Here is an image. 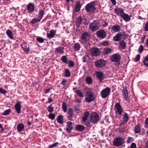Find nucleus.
<instances>
[{
  "label": "nucleus",
  "mask_w": 148,
  "mask_h": 148,
  "mask_svg": "<svg viewBox=\"0 0 148 148\" xmlns=\"http://www.w3.org/2000/svg\"><path fill=\"white\" fill-rule=\"evenodd\" d=\"M99 116L98 113L95 112H91L89 117L90 124V123L93 124L97 123L99 120Z\"/></svg>",
  "instance_id": "1"
},
{
  "label": "nucleus",
  "mask_w": 148,
  "mask_h": 148,
  "mask_svg": "<svg viewBox=\"0 0 148 148\" xmlns=\"http://www.w3.org/2000/svg\"><path fill=\"white\" fill-rule=\"evenodd\" d=\"M96 5V2L95 1H91L85 6V10L87 12L89 13H93L96 9L95 7Z\"/></svg>",
  "instance_id": "2"
},
{
  "label": "nucleus",
  "mask_w": 148,
  "mask_h": 148,
  "mask_svg": "<svg viewBox=\"0 0 148 148\" xmlns=\"http://www.w3.org/2000/svg\"><path fill=\"white\" fill-rule=\"evenodd\" d=\"M85 96L86 97L84 100L86 103H90L95 99L94 94L90 91H87Z\"/></svg>",
  "instance_id": "3"
},
{
  "label": "nucleus",
  "mask_w": 148,
  "mask_h": 148,
  "mask_svg": "<svg viewBox=\"0 0 148 148\" xmlns=\"http://www.w3.org/2000/svg\"><path fill=\"white\" fill-rule=\"evenodd\" d=\"M124 138L122 137H119L115 138L113 142V145L114 146L119 147L121 146L124 143Z\"/></svg>",
  "instance_id": "4"
},
{
  "label": "nucleus",
  "mask_w": 148,
  "mask_h": 148,
  "mask_svg": "<svg viewBox=\"0 0 148 148\" xmlns=\"http://www.w3.org/2000/svg\"><path fill=\"white\" fill-rule=\"evenodd\" d=\"M100 23L97 21L94 20L90 25L89 29L94 32L97 30L99 28Z\"/></svg>",
  "instance_id": "5"
},
{
  "label": "nucleus",
  "mask_w": 148,
  "mask_h": 148,
  "mask_svg": "<svg viewBox=\"0 0 148 148\" xmlns=\"http://www.w3.org/2000/svg\"><path fill=\"white\" fill-rule=\"evenodd\" d=\"M89 112L88 111H85L84 112L83 117L82 118V121L84 123V125L87 127H89L90 124H89V120H87L88 118L90 116Z\"/></svg>",
  "instance_id": "6"
},
{
  "label": "nucleus",
  "mask_w": 148,
  "mask_h": 148,
  "mask_svg": "<svg viewBox=\"0 0 148 148\" xmlns=\"http://www.w3.org/2000/svg\"><path fill=\"white\" fill-rule=\"evenodd\" d=\"M95 66L98 68L104 67L106 66V62L104 60L100 59L97 60L94 62Z\"/></svg>",
  "instance_id": "7"
},
{
  "label": "nucleus",
  "mask_w": 148,
  "mask_h": 148,
  "mask_svg": "<svg viewBox=\"0 0 148 148\" xmlns=\"http://www.w3.org/2000/svg\"><path fill=\"white\" fill-rule=\"evenodd\" d=\"M121 58L120 55L117 53L114 54L110 57V60L111 61L116 63L118 66H119L120 64Z\"/></svg>",
  "instance_id": "8"
},
{
  "label": "nucleus",
  "mask_w": 148,
  "mask_h": 148,
  "mask_svg": "<svg viewBox=\"0 0 148 148\" xmlns=\"http://www.w3.org/2000/svg\"><path fill=\"white\" fill-rule=\"evenodd\" d=\"M126 38V34H124V32H119L113 38V40L115 41H119L123 39Z\"/></svg>",
  "instance_id": "9"
},
{
  "label": "nucleus",
  "mask_w": 148,
  "mask_h": 148,
  "mask_svg": "<svg viewBox=\"0 0 148 148\" xmlns=\"http://www.w3.org/2000/svg\"><path fill=\"white\" fill-rule=\"evenodd\" d=\"M111 89L109 87H106L103 89L101 92L100 94L101 97L103 99L106 98L110 93Z\"/></svg>",
  "instance_id": "10"
},
{
  "label": "nucleus",
  "mask_w": 148,
  "mask_h": 148,
  "mask_svg": "<svg viewBox=\"0 0 148 148\" xmlns=\"http://www.w3.org/2000/svg\"><path fill=\"white\" fill-rule=\"evenodd\" d=\"M115 113L116 115H121L123 112V109L119 103H116L114 106Z\"/></svg>",
  "instance_id": "11"
},
{
  "label": "nucleus",
  "mask_w": 148,
  "mask_h": 148,
  "mask_svg": "<svg viewBox=\"0 0 148 148\" xmlns=\"http://www.w3.org/2000/svg\"><path fill=\"white\" fill-rule=\"evenodd\" d=\"M26 8L29 14H32L35 10L34 4L32 3H29L26 6Z\"/></svg>",
  "instance_id": "12"
},
{
  "label": "nucleus",
  "mask_w": 148,
  "mask_h": 148,
  "mask_svg": "<svg viewBox=\"0 0 148 148\" xmlns=\"http://www.w3.org/2000/svg\"><path fill=\"white\" fill-rule=\"evenodd\" d=\"M90 53L92 56L97 57L100 55L101 52L99 49L96 47H94L91 49Z\"/></svg>",
  "instance_id": "13"
},
{
  "label": "nucleus",
  "mask_w": 148,
  "mask_h": 148,
  "mask_svg": "<svg viewBox=\"0 0 148 148\" xmlns=\"http://www.w3.org/2000/svg\"><path fill=\"white\" fill-rule=\"evenodd\" d=\"M96 34L98 38L101 39H103L106 37L107 34L104 29H102L97 31Z\"/></svg>",
  "instance_id": "14"
},
{
  "label": "nucleus",
  "mask_w": 148,
  "mask_h": 148,
  "mask_svg": "<svg viewBox=\"0 0 148 148\" xmlns=\"http://www.w3.org/2000/svg\"><path fill=\"white\" fill-rule=\"evenodd\" d=\"M108 29L110 30L111 33H113L119 32L121 29V28L119 25L116 24L111 27H109Z\"/></svg>",
  "instance_id": "15"
},
{
  "label": "nucleus",
  "mask_w": 148,
  "mask_h": 148,
  "mask_svg": "<svg viewBox=\"0 0 148 148\" xmlns=\"http://www.w3.org/2000/svg\"><path fill=\"white\" fill-rule=\"evenodd\" d=\"M114 11L117 16H119L120 17H121L124 12L123 8L118 7H116L114 9Z\"/></svg>",
  "instance_id": "16"
},
{
  "label": "nucleus",
  "mask_w": 148,
  "mask_h": 148,
  "mask_svg": "<svg viewBox=\"0 0 148 148\" xmlns=\"http://www.w3.org/2000/svg\"><path fill=\"white\" fill-rule=\"evenodd\" d=\"M122 93L123 96V98L125 99V100L128 101L129 100L128 95V91L127 90V88L126 87H123V89L122 91Z\"/></svg>",
  "instance_id": "17"
},
{
  "label": "nucleus",
  "mask_w": 148,
  "mask_h": 148,
  "mask_svg": "<svg viewBox=\"0 0 148 148\" xmlns=\"http://www.w3.org/2000/svg\"><path fill=\"white\" fill-rule=\"evenodd\" d=\"M97 77L100 82L104 79V74L101 72L99 71L96 72Z\"/></svg>",
  "instance_id": "18"
},
{
  "label": "nucleus",
  "mask_w": 148,
  "mask_h": 148,
  "mask_svg": "<svg viewBox=\"0 0 148 148\" xmlns=\"http://www.w3.org/2000/svg\"><path fill=\"white\" fill-rule=\"evenodd\" d=\"M14 108L16 113L19 114L21 113V103L19 102H17L14 105Z\"/></svg>",
  "instance_id": "19"
},
{
  "label": "nucleus",
  "mask_w": 148,
  "mask_h": 148,
  "mask_svg": "<svg viewBox=\"0 0 148 148\" xmlns=\"http://www.w3.org/2000/svg\"><path fill=\"white\" fill-rule=\"evenodd\" d=\"M67 125L66 130V132L68 133L71 132V130L73 129V127L72 126V123L70 121H68L66 123Z\"/></svg>",
  "instance_id": "20"
},
{
  "label": "nucleus",
  "mask_w": 148,
  "mask_h": 148,
  "mask_svg": "<svg viewBox=\"0 0 148 148\" xmlns=\"http://www.w3.org/2000/svg\"><path fill=\"white\" fill-rule=\"evenodd\" d=\"M56 31L55 30H51L50 31L49 33H47V36L48 38L51 39L54 38L56 35Z\"/></svg>",
  "instance_id": "21"
},
{
  "label": "nucleus",
  "mask_w": 148,
  "mask_h": 148,
  "mask_svg": "<svg viewBox=\"0 0 148 148\" xmlns=\"http://www.w3.org/2000/svg\"><path fill=\"white\" fill-rule=\"evenodd\" d=\"M85 128V127L83 125L77 124L75 127V130L77 132H81L84 130Z\"/></svg>",
  "instance_id": "22"
},
{
  "label": "nucleus",
  "mask_w": 148,
  "mask_h": 148,
  "mask_svg": "<svg viewBox=\"0 0 148 148\" xmlns=\"http://www.w3.org/2000/svg\"><path fill=\"white\" fill-rule=\"evenodd\" d=\"M131 16H129L128 14L124 13V12L121 17L125 21L128 22L130 20Z\"/></svg>",
  "instance_id": "23"
},
{
  "label": "nucleus",
  "mask_w": 148,
  "mask_h": 148,
  "mask_svg": "<svg viewBox=\"0 0 148 148\" xmlns=\"http://www.w3.org/2000/svg\"><path fill=\"white\" fill-rule=\"evenodd\" d=\"M90 36L89 33L87 32H85L83 33L82 35V40L86 42L87 40V38Z\"/></svg>",
  "instance_id": "24"
},
{
  "label": "nucleus",
  "mask_w": 148,
  "mask_h": 148,
  "mask_svg": "<svg viewBox=\"0 0 148 148\" xmlns=\"http://www.w3.org/2000/svg\"><path fill=\"white\" fill-rule=\"evenodd\" d=\"M81 7L80 2L79 1H78L76 3L74 10L76 12H78L80 10Z\"/></svg>",
  "instance_id": "25"
},
{
  "label": "nucleus",
  "mask_w": 148,
  "mask_h": 148,
  "mask_svg": "<svg viewBox=\"0 0 148 148\" xmlns=\"http://www.w3.org/2000/svg\"><path fill=\"white\" fill-rule=\"evenodd\" d=\"M45 14V11L44 10L42 9H39L38 12L37 17L41 20Z\"/></svg>",
  "instance_id": "26"
},
{
  "label": "nucleus",
  "mask_w": 148,
  "mask_h": 148,
  "mask_svg": "<svg viewBox=\"0 0 148 148\" xmlns=\"http://www.w3.org/2000/svg\"><path fill=\"white\" fill-rule=\"evenodd\" d=\"M134 131L135 134L140 133L141 131V127L139 124L136 125L134 127Z\"/></svg>",
  "instance_id": "27"
},
{
  "label": "nucleus",
  "mask_w": 148,
  "mask_h": 148,
  "mask_svg": "<svg viewBox=\"0 0 148 148\" xmlns=\"http://www.w3.org/2000/svg\"><path fill=\"white\" fill-rule=\"evenodd\" d=\"M24 129V125L23 123H20L17 126V129L18 132H20Z\"/></svg>",
  "instance_id": "28"
},
{
  "label": "nucleus",
  "mask_w": 148,
  "mask_h": 148,
  "mask_svg": "<svg viewBox=\"0 0 148 148\" xmlns=\"http://www.w3.org/2000/svg\"><path fill=\"white\" fill-rule=\"evenodd\" d=\"M112 51V50L110 48H106L104 49L103 53V54L107 55L111 53Z\"/></svg>",
  "instance_id": "29"
},
{
  "label": "nucleus",
  "mask_w": 148,
  "mask_h": 148,
  "mask_svg": "<svg viewBox=\"0 0 148 148\" xmlns=\"http://www.w3.org/2000/svg\"><path fill=\"white\" fill-rule=\"evenodd\" d=\"M129 119V116L127 113L126 112H125L124 114L123 115L122 120L123 121V122H125L127 123Z\"/></svg>",
  "instance_id": "30"
},
{
  "label": "nucleus",
  "mask_w": 148,
  "mask_h": 148,
  "mask_svg": "<svg viewBox=\"0 0 148 148\" xmlns=\"http://www.w3.org/2000/svg\"><path fill=\"white\" fill-rule=\"evenodd\" d=\"M82 18L81 16H78L77 19L76 21V25L77 27H79L80 25L82 23Z\"/></svg>",
  "instance_id": "31"
},
{
  "label": "nucleus",
  "mask_w": 148,
  "mask_h": 148,
  "mask_svg": "<svg viewBox=\"0 0 148 148\" xmlns=\"http://www.w3.org/2000/svg\"><path fill=\"white\" fill-rule=\"evenodd\" d=\"M80 45L78 42H76L74 44L73 49L75 51H79L80 49Z\"/></svg>",
  "instance_id": "32"
},
{
  "label": "nucleus",
  "mask_w": 148,
  "mask_h": 148,
  "mask_svg": "<svg viewBox=\"0 0 148 148\" xmlns=\"http://www.w3.org/2000/svg\"><path fill=\"white\" fill-rule=\"evenodd\" d=\"M6 33L9 38L11 39H13L14 37L12 32L10 29H7L6 32Z\"/></svg>",
  "instance_id": "33"
},
{
  "label": "nucleus",
  "mask_w": 148,
  "mask_h": 148,
  "mask_svg": "<svg viewBox=\"0 0 148 148\" xmlns=\"http://www.w3.org/2000/svg\"><path fill=\"white\" fill-rule=\"evenodd\" d=\"M64 48L61 47H59L58 48H56V51L57 53L61 54L64 53Z\"/></svg>",
  "instance_id": "34"
},
{
  "label": "nucleus",
  "mask_w": 148,
  "mask_h": 148,
  "mask_svg": "<svg viewBox=\"0 0 148 148\" xmlns=\"http://www.w3.org/2000/svg\"><path fill=\"white\" fill-rule=\"evenodd\" d=\"M64 77H69L71 76V72L68 69H66L64 72Z\"/></svg>",
  "instance_id": "35"
},
{
  "label": "nucleus",
  "mask_w": 148,
  "mask_h": 148,
  "mask_svg": "<svg viewBox=\"0 0 148 148\" xmlns=\"http://www.w3.org/2000/svg\"><path fill=\"white\" fill-rule=\"evenodd\" d=\"M74 92H75L80 97L83 98L84 97V94L82 91L80 90L77 89L76 91H75Z\"/></svg>",
  "instance_id": "36"
},
{
  "label": "nucleus",
  "mask_w": 148,
  "mask_h": 148,
  "mask_svg": "<svg viewBox=\"0 0 148 148\" xmlns=\"http://www.w3.org/2000/svg\"><path fill=\"white\" fill-rule=\"evenodd\" d=\"M85 81L86 83L88 85L91 84L92 82V79L90 76L87 77L85 79Z\"/></svg>",
  "instance_id": "37"
},
{
  "label": "nucleus",
  "mask_w": 148,
  "mask_h": 148,
  "mask_svg": "<svg viewBox=\"0 0 148 148\" xmlns=\"http://www.w3.org/2000/svg\"><path fill=\"white\" fill-rule=\"evenodd\" d=\"M57 121L60 124H62L63 123V117L62 115L59 116L57 118Z\"/></svg>",
  "instance_id": "38"
},
{
  "label": "nucleus",
  "mask_w": 148,
  "mask_h": 148,
  "mask_svg": "<svg viewBox=\"0 0 148 148\" xmlns=\"http://www.w3.org/2000/svg\"><path fill=\"white\" fill-rule=\"evenodd\" d=\"M22 48L25 52L27 53L29 52L30 51L29 47H27L26 45L25 44L22 45Z\"/></svg>",
  "instance_id": "39"
},
{
  "label": "nucleus",
  "mask_w": 148,
  "mask_h": 148,
  "mask_svg": "<svg viewBox=\"0 0 148 148\" xmlns=\"http://www.w3.org/2000/svg\"><path fill=\"white\" fill-rule=\"evenodd\" d=\"M143 63L145 66L148 67V54L146 56L143 61Z\"/></svg>",
  "instance_id": "40"
},
{
  "label": "nucleus",
  "mask_w": 148,
  "mask_h": 148,
  "mask_svg": "<svg viewBox=\"0 0 148 148\" xmlns=\"http://www.w3.org/2000/svg\"><path fill=\"white\" fill-rule=\"evenodd\" d=\"M40 20L37 17L32 19L30 21V23L33 25L35 23L40 22Z\"/></svg>",
  "instance_id": "41"
},
{
  "label": "nucleus",
  "mask_w": 148,
  "mask_h": 148,
  "mask_svg": "<svg viewBox=\"0 0 148 148\" xmlns=\"http://www.w3.org/2000/svg\"><path fill=\"white\" fill-rule=\"evenodd\" d=\"M120 46L122 49H125L126 46V44L125 42L123 40L120 43Z\"/></svg>",
  "instance_id": "42"
},
{
  "label": "nucleus",
  "mask_w": 148,
  "mask_h": 148,
  "mask_svg": "<svg viewBox=\"0 0 148 148\" xmlns=\"http://www.w3.org/2000/svg\"><path fill=\"white\" fill-rule=\"evenodd\" d=\"M74 108L75 111L77 113H80V110L79 106L77 105H75L74 106Z\"/></svg>",
  "instance_id": "43"
},
{
  "label": "nucleus",
  "mask_w": 148,
  "mask_h": 148,
  "mask_svg": "<svg viewBox=\"0 0 148 148\" xmlns=\"http://www.w3.org/2000/svg\"><path fill=\"white\" fill-rule=\"evenodd\" d=\"M47 109L49 112L51 113L53 111V107L52 106V105H50L48 106Z\"/></svg>",
  "instance_id": "44"
},
{
  "label": "nucleus",
  "mask_w": 148,
  "mask_h": 148,
  "mask_svg": "<svg viewBox=\"0 0 148 148\" xmlns=\"http://www.w3.org/2000/svg\"><path fill=\"white\" fill-rule=\"evenodd\" d=\"M61 60L62 62L66 64H67L68 60L66 56H64L62 57Z\"/></svg>",
  "instance_id": "45"
},
{
  "label": "nucleus",
  "mask_w": 148,
  "mask_h": 148,
  "mask_svg": "<svg viewBox=\"0 0 148 148\" xmlns=\"http://www.w3.org/2000/svg\"><path fill=\"white\" fill-rule=\"evenodd\" d=\"M62 109L64 112H65L67 110V106L66 103L63 102L62 104Z\"/></svg>",
  "instance_id": "46"
},
{
  "label": "nucleus",
  "mask_w": 148,
  "mask_h": 148,
  "mask_svg": "<svg viewBox=\"0 0 148 148\" xmlns=\"http://www.w3.org/2000/svg\"><path fill=\"white\" fill-rule=\"evenodd\" d=\"M10 111L11 110L10 109L6 110L2 113L1 114L4 116H6L8 115L10 113Z\"/></svg>",
  "instance_id": "47"
},
{
  "label": "nucleus",
  "mask_w": 148,
  "mask_h": 148,
  "mask_svg": "<svg viewBox=\"0 0 148 148\" xmlns=\"http://www.w3.org/2000/svg\"><path fill=\"white\" fill-rule=\"evenodd\" d=\"M67 64H68V66L70 67H73L74 65V63L73 61L71 60H69L68 62H67Z\"/></svg>",
  "instance_id": "48"
},
{
  "label": "nucleus",
  "mask_w": 148,
  "mask_h": 148,
  "mask_svg": "<svg viewBox=\"0 0 148 148\" xmlns=\"http://www.w3.org/2000/svg\"><path fill=\"white\" fill-rule=\"evenodd\" d=\"M68 114V119L69 120L72 121L73 120V113H69Z\"/></svg>",
  "instance_id": "49"
},
{
  "label": "nucleus",
  "mask_w": 148,
  "mask_h": 148,
  "mask_svg": "<svg viewBox=\"0 0 148 148\" xmlns=\"http://www.w3.org/2000/svg\"><path fill=\"white\" fill-rule=\"evenodd\" d=\"M55 117V115L53 113H50L49 115V118L51 120H53Z\"/></svg>",
  "instance_id": "50"
},
{
  "label": "nucleus",
  "mask_w": 148,
  "mask_h": 148,
  "mask_svg": "<svg viewBox=\"0 0 148 148\" xmlns=\"http://www.w3.org/2000/svg\"><path fill=\"white\" fill-rule=\"evenodd\" d=\"M36 39L37 41L40 43H43L44 41V39L40 37H37Z\"/></svg>",
  "instance_id": "51"
},
{
  "label": "nucleus",
  "mask_w": 148,
  "mask_h": 148,
  "mask_svg": "<svg viewBox=\"0 0 148 148\" xmlns=\"http://www.w3.org/2000/svg\"><path fill=\"white\" fill-rule=\"evenodd\" d=\"M134 140V139L131 137H129L127 139V143H130L133 141Z\"/></svg>",
  "instance_id": "52"
},
{
  "label": "nucleus",
  "mask_w": 148,
  "mask_h": 148,
  "mask_svg": "<svg viewBox=\"0 0 148 148\" xmlns=\"http://www.w3.org/2000/svg\"><path fill=\"white\" fill-rule=\"evenodd\" d=\"M58 144V142H56L52 145H50L48 147V148H53L54 147L56 146Z\"/></svg>",
  "instance_id": "53"
},
{
  "label": "nucleus",
  "mask_w": 148,
  "mask_h": 148,
  "mask_svg": "<svg viewBox=\"0 0 148 148\" xmlns=\"http://www.w3.org/2000/svg\"><path fill=\"white\" fill-rule=\"evenodd\" d=\"M144 50L143 46L142 45H140L138 48V51L140 53H141Z\"/></svg>",
  "instance_id": "54"
},
{
  "label": "nucleus",
  "mask_w": 148,
  "mask_h": 148,
  "mask_svg": "<svg viewBox=\"0 0 148 148\" xmlns=\"http://www.w3.org/2000/svg\"><path fill=\"white\" fill-rule=\"evenodd\" d=\"M109 44L108 42L107 41H103L102 43H101V45H102L103 46H107Z\"/></svg>",
  "instance_id": "55"
},
{
  "label": "nucleus",
  "mask_w": 148,
  "mask_h": 148,
  "mask_svg": "<svg viewBox=\"0 0 148 148\" xmlns=\"http://www.w3.org/2000/svg\"><path fill=\"white\" fill-rule=\"evenodd\" d=\"M54 101V100L52 98L49 97L48 98V101L47 102L45 103L47 104V103H50Z\"/></svg>",
  "instance_id": "56"
},
{
  "label": "nucleus",
  "mask_w": 148,
  "mask_h": 148,
  "mask_svg": "<svg viewBox=\"0 0 148 148\" xmlns=\"http://www.w3.org/2000/svg\"><path fill=\"white\" fill-rule=\"evenodd\" d=\"M145 127L146 128H148V118H147L146 119L145 122Z\"/></svg>",
  "instance_id": "57"
},
{
  "label": "nucleus",
  "mask_w": 148,
  "mask_h": 148,
  "mask_svg": "<svg viewBox=\"0 0 148 148\" xmlns=\"http://www.w3.org/2000/svg\"><path fill=\"white\" fill-rule=\"evenodd\" d=\"M140 55L139 54H137L135 58V60L136 62L138 61L140 59Z\"/></svg>",
  "instance_id": "58"
},
{
  "label": "nucleus",
  "mask_w": 148,
  "mask_h": 148,
  "mask_svg": "<svg viewBox=\"0 0 148 148\" xmlns=\"http://www.w3.org/2000/svg\"><path fill=\"white\" fill-rule=\"evenodd\" d=\"M67 81L65 79H63L61 82L62 85L64 86H65L66 85V83H67Z\"/></svg>",
  "instance_id": "59"
},
{
  "label": "nucleus",
  "mask_w": 148,
  "mask_h": 148,
  "mask_svg": "<svg viewBox=\"0 0 148 148\" xmlns=\"http://www.w3.org/2000/svg\"><path fill=\"white\" fill-rule=\"evenodd\" d=\"M7 91L2 88H0V92L3 94H5L6 93Z\"/></svg>",
  "instance_id": "60"
},
{
  "label": "nucleus",
  "mask_w": 148,
  "mask_h": 148,
  "mask_svg": "<svg viewBox=\"0 0 148 148\" xmlns=\"http://www.w3.org/2000/svg\"><path fill=\"white\" fill-rule=\"evenodd\" d=\"M130 147V148H136V144L134 143H132Z\"/></svg>",
  "instance_id": "61"
},
{
  "label": "nucleus",
  "mask_w": 148,
  "mask_h": 148,
  "mask_svg": "<svg viewBox=\"0 0 148 148\" xmlns=\"http://www.w3.org/2000/svg\"><path fill=\"white\" fill-rule=\"evenodd\" d=\"M4 130V128L3 127L2 125L0 124V133H1Z\"/></svg>",
  "instance_id": "62"
},
{
  "label": "nucleus",
  "mask_w": 148,
  "mask_h": 148,
  "mask_svg": "<svg viewBox=\"0 0 148 148\" xmlns=\"http://www.w3.org/2000/svg\"><path fill=\"white\" fill-rule=\"evenodd\" d=\"M145 31H148V22H147L145 24Z\"/></svg>",
  "instance_id": "63"
},
{
  "label": "nucleus",
  "mask_w": 148,
  "mask_h": 148,
  "mask_svg": "<svg viewBox=\"0 0 148 148\" xmlns=\"http://www.w3.org/2000/svg\"><path fill=\"white\" fill-rule=\"evenodd\" d=\"M50 89L49 88H48V89H45L44 90V93L45 94H47L48 93L50 90Z\"/></svg>",
  "instance_id": "64"
}]
</instances>
